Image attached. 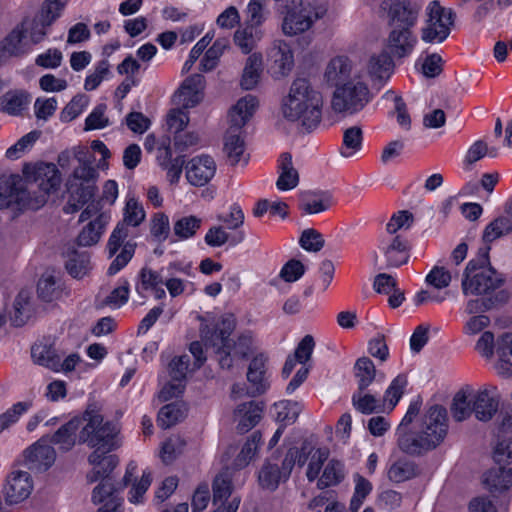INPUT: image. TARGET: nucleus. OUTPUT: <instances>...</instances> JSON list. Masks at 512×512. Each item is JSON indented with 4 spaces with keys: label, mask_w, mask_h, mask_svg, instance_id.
Wrapping results in <instances>:
<instances>
[{
    "label": "nucleus",
    "mask_w": 512,
    "mask_h": 512,
    "mask_svg": "<svg viewBox=\"0 0 512 512\" xmlns=\"http://www.w3.org/2000/svg\"><path fill=\"white\" fill-rule=\"evenodd\" d=\"M233 490L232 475L229 469H223L214 478L212 483L213 503L221 502L230 497Z\"/></svg>",
    "instance_id": "41"
},
{
    "label": "nucleus",
    "mask_w": 512,
    "mask_h": 512,
    "mask_svg": "<svg viewBox=\"0 0 512 512\" xmlns=\"http://www.w3.org/2000/svg\"><path fill=\"white\" fill-rule=\"evenodd\" d=\"M159 151H163V154L158 156L160 160V165L167 170V177L170 183H177L182 174V169L185 164V159L183 156H178L172 159V151L170 146L167 144L163 145V147L159 148Z\"/></svg>",
    "instance_id": "35"
},
{
    "label": "nucleus",
    "mask_w": 512,
    "mask_h": 512,
    "mask_svg": "<svg viewBox=\"0 0 512 512\" xmlns=\"http://www.w3.org/2000/svg\"><path fill=\"white\" fill-rule=\"evenodd\" d=\"M216 163L209 155L191 159L186 166V178L194 186L206 185L215 175Z\"/></svg>",
    "instance_id": "20"
},
{
    "label": "nucleus",
    "mask_w": 512,
    "mask_h": 512,
    "mask_svg": "<svg viewBox=\"0 0 512 512\" xmlns=\"http://www.w3.org/2000/svg\"><path fill=\"white\" fill-rule=\"evenodd\" d=\"M367 71L372 81H386L394 71L392 56L387 51L370 57L367 64Z\"/></svg>",
    "instance_id": "27"
},
{
    "label": "nucleus",
    "mask_w": 512,
    "mask_h": 512,
    "mask_svg": "<svg viewBox=\"0 0 512 512\" xmlns=\"http://www.w3.org/2000/svg\"><path fill=\"white\" fill-rule=\"evenodd\" d=\"M486 155L495 158L498 156V149L496 147L489 148L486 142L483 140H478L474 142L467 150L464 158V164L471 166L484 158Z\"/></svg>",
    "instance_id": "50"
},
{
    "label": "nucleus",
    "mask_w": 512,
    "mask_h": 512,
    "mask_svg": "<svg viewBox=\"0 0 512 512\" xmlns=\"http://www.w3.org/2000/svg\"><path fill=\"white\" fill-rule=\"evenodd\" d=\"M235 319L232 315L223 317L216 326L210 330H202V340L206 348H212L222 369H231L234 356L232 353L230 335L235 329Z\"/></svg>",
    "instance_id": "8"
},
{
    "label": "nucleus",
    "mask_w": 512,
    "mask_h": 512,
    "mask_svg": "<svg viewBox=\"0 0 512 512\" xmlns=\"http://www.w3.org/2000/svg\"><path fill=\"white\" fill-rule=\"evenodd\" d=\"M97 177L98 172L90 162L79 164L67 183L72 198L87 204L95 195Z\"/></svg>",
    "instance_id": "12"
},
{
    "label": "nucleus",
    "mask_w": 512,
    "mask_h": 512,
    "mask_svg": "<svg viewBox=\"0 0 512 512\" xmlns=\"http://www.w3.org/2000/svg\"><path fill=\"white\" fill-rule=\"evenodd\" d=\"M308 454L305 447H291L281 460V464L277 458L266 460L258 473L259 485L265 490L275 491L280 483L289 479L296 463L299 467L306 463Z\"/></svg>",
    "instance_id": "6"
},
{
    "label": "nucleus",
    "mask_w": 512,
    "mask_h": 512,
    "mask_svg": "<svg viewBox=\"0 0 512 512\" xmlns=\"http://www.w3.org/2000/svg\"><path fill=\"white\" fill-rule=\"evenodd\" d=\"M299 244L306 251L318 252L324 247L325 240L320 232L313 228H308L303 230Z\"/></svg>",
    "instance_id": "54"
},
{
    "label": "nucleus",
    "mask_w": 512,
    "mask_h": 512,
    "mask_svg": "<svg viewBox=\"0 0 512 512\" xmlns=\"http://www.w3.org/2000/svg\"><path fill=\"white\" fill-rule=\"evenodd\" d=\"M82 429L79 432V442L91 448L104 447L112 451L120 446L118 440L119 428L112 422H103V416L97 411L87 409L83 416Z\"/></svg>",
    "instance_id": "5"
},
{
    "label": "nucleus",
    "mask_w": 512,
    "mask_h": 512,
    "mask_svg": "<svg viewBox=\"0 0 512 512\" xmlns=\"http://www.w3.org/2000/svg\"><path fill=\"white\" fill-rule=\"evenodd\" d=\"M31 356L34 362L52 371H60V360L62 356L49 344L39 343L32 346Z\"/></svg>",
    "instance_id": "32"
},
{
    "label": "nucleus",
    "mask_w": 512,
    "mask_h": 512,
    "mask_svg": "<svg viewBox=\"0 0 512 512\" xmlns=\"http://www.w3.org/2000/svg\"><path fill=\"white\" fill-rule=\"evenodd\" d=\"M384 97L387 100H393L395 106H394V112L397 115V122L400 126H402L404 129L409 130L411 127V119L407 112V107L405 102L403 101L401 96L395 95L393 91H388L385 93Z\"/></svg>",
    "instance_id": "57"
},
{
    "label": "nucleus",
    "mask_w": 512,
    "mask_h": 512,
    "mask_svg": "<svg viewBox=\"0 0 512 512\" xmlns=\"http://www.w3.org/2000/svg\"><path fill=\"white\" fill-rule=\"evenodd\" d=\"M299 183V174L293 167L292 157L289 153L281 155L280 175L276 182V186L281 191L294 189Z\"/></svg>",
    "instance_id": "34"
},
{
    "label": "nucleus",
    "mask_w": 512,
    "mask_h": 512,
    "mask_svg": "<svg viewBox=\"0 0 512 512\" xmlns=\"http://www.w3.org/2000/svg\"><path fill=\"white\" fill-rule=\"evenodd\" d=\"M370 100V90L360 76L336 87L331 106L337 113L353 114L362 110Z\"/></svg>",
    "instance_id": "9"
},
{
    "label": "nucleus",
    "mask_w": 512,
    "mask_h": 512,
    "mask_svg": "<svg viewBox=\"0 0 512 512\" xmlns=\"http://www.w3.org/2000/svg\"><path fill=\"white\" fill-rule=\"evenodd\" d=\"M387 268L399 267L409 260L408 241L401 236H395L390 244L384 249Z\"/></svg>",
    "instance_id": "31"
},
{
    "label": "nucleus",
    "mask_w": 512,
    "mask_h": 512,
    "mask_svg": "<svg viewBox=\"0 0 512 512\" xmlns=\"http://www.w3.org/2000/svg\"><path fill=\"white\" fill-rule=\"evenodd\" d=\"M406 384V377L403 375H398L393 379L390 386L387 388L383 398V403L388 402L390 410L396 406L402 397Z\"/></svg>",
    "instance_id": "56"
},
{
    "label": "nucleus",
    "mask_w": 512,
    "mask_h": 512,
    "mask_svg": "<svg viewBox=\"0 0 512 512\" xmlns=\"http://www.w3.org/2000/svg\"><path fill=\"white\" fill-rule=\"evenodd\" d=\"M261 441V433L259 431H255L248 438L246 443L243 445L240 453L236 458V462L238 466H246L249 461L255 456L257 449L259 447V443Z\"/></svg>",
    "instance_id": "55"
},
{
    "label": "nucleus",
    "mask_w": 512,
    "mask_h": 512,
    "mask_svg": "<svg viewBox=\"0 0 512 512\" xmlns=\"http://www.w3.org/2000/svg\"><path fill=\"white\" fill-rule=\"evenodd\" d=\"M345 478L344 464L336 459H331L325 466L322 475L319 477L317 487L325 489L341 483Z\"/></svg>",
    "instance_id": "38"
},
{
    "label": "nucleus",
    "mask_w": 512,
    "mask_h": 512,
    "mask_svg": "<svg viewBox=\"0 0 512 512\" xmlns=\"http://www.w3.org/2000/svg\"><path fill=\"white\" fill-rule=\"evenodd\" d=\"M363 132L359 126H352L343 132V149L341 155L343 157H351L362 148Z\"/></svg>",
    "instance_id": "44"
},
{
    "label": "nucleus",
    "mask_w": 512,
    "mask_h": 512,
    "mask_svg": "<svg viewBox=\"0 0 512 512\" xmlns=\"http://www.w3.org/2000/svg\"><path fill=\"white\" fill-rule=\"evenodd\" d=\"M56 460V452L48 437H42L24 451V465L31 471L45 472Z\"/></svg>",
    "instance_id": "17"
},
{
    "label": "nucleus",
    "mask_w": 512,
    "mask_h": 512,
    "mask_svg": "<svg viewBox=\"0 0 512 512\" xmlns=\"http://www.w3.org/2000/svg\"><path fill=\"white\" fill-rule=\"evenodd\" d=\"M257 106L258 100L252 95L239 99L229 112L230 128L240 130L252 117Z\"/></svg>",
    "instance_id": "24"
},
{
    "label": "nucleus",
    "mask_w": 512,
    "mask_h": 512,
    "mask_svg": "<svg viewBox=\"0 0 512 512\" xmlns=\"http://www.w3.org/2000/svg\"><path fill=\"white\" fill-rule=\"evenodd\" d=\"M302 447L307 448V446L304 444ZM306 452H308V457L310 456V460L308 463L306 476L308 481L313 482L316 479H319V474L321 471V468L323 464L327 461L329 456V451L326 448H318L312 452V449L308 450L306 449Z\"/></svg>",
    "instance_id": "48"
},
{
    "label": "nucleus",
    "mask_w": 512,
    "mask_h": 512,
    "mask_svg": "<svg viewBox=\"0 0 512 512\" xmlns=\"http://www.w3.org/2000/svg\"><path fill=\"white\" fill-rule=\"evenodd\" d=\"M29 404L26 402H18L10 409L0 415V432L16 423L20 416L28 410Z\"/></svg>",
    "instance_id": "64"
},
{
    "label": "nucleus",
    "mask_w": 512,
    "mask_h": 512,
    "mask_svg": "<svg viewBox=\"0 0 512 512\" xmlns=\"http://www.w3.org/2000/svg\"><path fill=\"white\" fill-rule=\"evenodd\" d=\"M263 410V402L250 401L239 404L234 411L237 431L244 434L255 427L262 418Z\"/></svg>",
    "instance_id": "23"
},
{
    "label": "nucleus",
    "mask_w": 512,
    "mask_h": 512,
    "mask_svg": "<svg viewBox=\"0 0 512 512\" xmlns=\"http://www.w3.org/2000/svg\"><path fill=\"white\" fill-rule=\"evenodd\" d=\"M38 297L45 301L51 302L60 295L59 279L49 272H45L37 284Z\"/></svg>",
    "instance_id": "42"
},
{
    "label": "nucleus",
    "mask_w": 512,
    "mask_h": 512,
    "mask_svg": "<svg viewBox=\"0 0 512 512\" xmlns=\"http://www.w3.org/2000/svg\"><path fill=\"white\" fill-rule=\"evenodd\" d=\"M352 404L357 411L362 414H372L383 408V403L377 400L373 395L364 393V390H358L352 396Z\"/></svg>",
    "instance_id": "47"
},
{
    "label": "nucleus",
    "mask_w": 512,
    "mask_h": 512,
    "mask_svg": "<svg viewBox=\"0 0 512 512\" xmlns=\"http://www.w3.org/2000/svg\"><path fill=\"white\" fill-rule=\"evenodd\" d=\"M268 61L275 77L287 76L294 66L293 52L289 44L284 40H274L268 52Z\"/></svg>",
    "instance_id": "19"
},
{
    "label": "nucleus",
    "mask_w": 512,
    "mask_h": 512,
    "mask_svg": "<svg viewBox=\"0 0 512 512\" xmlns=\"http://www.w3.org/2000/svg\"><path fill=\"white\" fill-rule=\"evenodd\" d=\"M82 426L81 417H74L62 425L50 438L49 443L58 445L63 451H69L76 443V432Z\"/></svg>",
    "instance_id": "28"
},
{
    "label": "nucleus",
    "mask_w": 512,
    "mask_h": 512,
    "mask_svg": "<svg viewBox=\"0 0 512 512\" xmlns=\"http://www.w3.org/2000/svg\"><path fill=\"white\" fill-rule=\"evenodd\" d=\"M27 22L23 21L1 42L0 48L9 55H21L29 49L26 37Z\"/></svg>",
    "instance_id": "30"
},
{
    "label": "nucleus",
    "mask_w": 512,
    "mask_h": 512,
    "mask_svg": "<svg viewBox=\"0 0 512 512\" xmlns=\"http://www.w3.org/2000/svg\"><path fill=\"white\" fill-rule=\"evenodd\" d=\"M332 204V196L329 193H321L318 197L304 202L301 208L306 214H317L328 210Z\"/></svg>",
    "instance_id": "58"
},
{
    "label": "nucleus",
    "mask_w": 512,
    "mask_h": 512,
    "mask_svg": "<svg viewBox=\"0 0 512 512\" xmlns=\"http://www.w3.org/2000/svg\"><path fill=\"white\" fill-rule=\"evenodd\" d=\"M29 195V191L17 190L14 178L12 176L0 177V210L13 206H16L18 210H37L43 206V197L30 199Z\"/></svg>",
    "instance_id": "14"
},
{
    "label": "nucleus",
    "mask_w": 512,
    "mask_h": 512,
    "mask_svg": "<svg viewBox=\"0 0 512 512\" xmlns=\"http://www.w3.org/2000/svg\"><path fill=\"white\" fill-rule=\"evenodd\" d=\"M360 76V71L353 66L352 61L346 56L334 57L329 61L325 70L327 82L335 87Z\"/></svg>",
    "instance_id": "21"
},
{
    "label": "nucleus",
    "mask_w": 512,
    "mask_h": 512,
    "mask_svg": "<svg viewBox=\"0 0 512 512\" xmlns=\"http://www.w3.org/2000/svg\"><path fill=\"white\" fill-rule=\"evenodd\" d=\"M202 220L196 216L182 217L174 223V234L180 239H188L194 236L200 229Z\"/></svg>",
    "instance_id": "51"
},
{
    "label": "nucleus",
    "mask_w": 512,
    "mask_h": 512,
    "mask_svg": "<svg viewBox=\"0 0 512 512\" xmlns=\"http://www.w3.org/2000/svg\"><path fill=\"white\" fill-rule=\"evenodd\" d=\"M33 480L28 472H11L3 485L2 494L5 503L16 505L26 500L32 493Z\"/></svg>",
    "instance_id": "16"
},
{
    "label": "nucleus",
    "mask_w": 512,
    "mask_h": 512,
    "mask_svg": "<svg viewBox=\"0 0 512 512\" xmlns=\"http://www.w3.org/2000/svg\"><path fill=\"white\" fill-rule=\"evenodd\" d=\"M262 64L261 54L253 53L247 58L241 78L243 89L251 90L258 84L262 72Z\"/></svg>",
    "instance_id": "37"
},
{
    "label": "nucleus",
    "mask_w": 512,
    "mask_h": 512,
    "mask_svg": "<svg viewBox=\"0 0 512 512\" xmlns=\"http://www.w3.org/2000/svg\"><path fill=\"white\" fill-rule=\"evenodd\" d=\"M490 247L481 248L476 258L471 259L463 273L461 288L465 296H494L497 289L503 286L504 278L489 262Z\"/></svg>",
    "instance_id": "4"
},
{
    "label": "nucleus",
    "mask_w": 512,
    "mask_h": 512,
    "mask_svg": "<svg viewBox=\"0 0 512 512\" xmlns=\"http://www.w3.org/2000/svg\"><path fill=\"white\" fill-rule=\"evenodd\" d=\"M507 299L508 295L503 290L497 292L494 296L470 299L466 304L465 312L473 316L481 315L498 304L505 303Z\"/></svg>",
    "instance_id": "36"
},
{
    "label": "nucleus",
    "mask_w": 512,
    "mask_h": 512,
    "mask_svg": "<svg viewBox=\"0 0 512 512\" xmlns=\"http://www.w3.org/2000/svg\"><path fill=\"white\" fill-rule=\"evenodd\" d=\"M426 15L425 25L421 29V39L431 44L444 42L454 26L455 13L434 0L427 6Z\"/></svg>",
    "instance_id": "10"
},
{
    "label": "nucleus",
    "mask_w": 512,
    "mask_h": 512,
    "mask_svg": "<svg viewBox=\"0 0 512 512\" xmlns=\"http://www.w3.org/2000/svg\"><path fill=\"white\" fill-rule=\"evenodd\" d=\"M185 441L180 437L169 438L162 445L161 458L166 464L173 462L176 457L182 452Z\"/></svg>",
    "instance_id": "59"
},
{
    "label": "nucleus",
    "mask_w": 512,
    "mask_h": 512,
    "mask_svg": "<svg viewBox=\"0 0 512 512\" xmlns=\"http://www.w3.org/2000/svg\"><path fill=\"white\" fill-rule=\"evenodd\" d=\"M451 280V273L443 266H434L426 276V282L437 289L448 287Z\"/></svg>",
    "instance_id": "62"
},
{
    "label": "nucleus",
    "mask_w": 512,
    "mask_h": 512,
    "mask_svg": "<svg viewBox=\"0 0 512 512\" xmlns=\"http://www.w3.org/2000/svg\"><path fill=\"white\" fill-rule=\"evenodd\" d=\"M275 416L278 422L285 425L295 422L301 412V406L294 401H281L274 405Z\"/></svg>",
    "instance_id": "52"
},
{
    "label": "nucleus",
    "mask_w": 512,
    "mask_h": 512,
    "mask_svg": "<svg viewBox=\"0 0 512 512\" xmlns=\"http://www.w3.org/2000/svg\"><path fill=\"white\" fill-rule=\"evenodd\" d=\"M382 7L387 10L390 27L408 29L415 26L421 9L410 0H384Z\"/></svg>",
    "instance_id": "15"
},
{
    "label": "nucleus",
    "mask_w": 512,
    "mask_h": 512,
    "mask_svg": "<svg viewBox=\"0 0 512 512\" xmlns=\"http://www.w3.org/2000/svg\"><path fill=\"white\" fill-rule=\"evenodd\" d=\"M481 483L500 506L509 504L512 499V468H491L482 475Z\"/></svg>",
    "instance_id": "13"
},
{
    "label": "nucleus",
    "mask_w": 512,
    "mask_h": 512,
    "mask_svg": "<svg viewBox=\"0 0 512 512\" xmlns=\"http://www.w3.org/2000/svg\"><path fill=\"white\" fill-rule=\"evenodd\" d=\"M414 216L407 210L395 213L386 225V231L393 235L400 229H409L413 224Z\"/></svg>",
    "instance_id": "60"
},
{
    "label": "nucleus",
    "mask_w": 512,
    "mask_h": 512,
    "mask_svg": "<svg viewBox=\"0 0 512 512\" xmlns=\"http://www.w3.org/2000/svg\"><path fill=\"white\" fill-rule=\"evenodd\" d=\"M184 417V410L178 403H170L163 406L157 418L158 426L168 429L177 424Z\"/></svg>",
    "instance_id": "49"
},
{
    "label": "nucleus",
    "mask_w": 512,
    "mask_h": 512,
    "mask_svg": "<svg viewBox=\"0 0 512 512\" xmlns=\"http://www.w3.org/2000/svg\"><path fill=\"white\" fill-rule=\"evenodd\" d=\"M140 286L136 287L138 293H141L140 289L150 290L156 286L164 284L162 275L148 267H143L139 272Z\"/></svg>",
    "instance_id": "61"
},
{
    "label": "nucleus",
    "mask_w": 512,
    "mask_h": 512,
    "mask_svg": "<svg viewBox=\"0 0 512 512\" xmlns=\"http://www.w3.org/2000/svg\"><path fill=\"white\" fill-rule=\"evenodd\" d=\"M420 474L418 465L408 459H398L388 469V479L394 483H402Z\"/></svg>",
    "instance_id": "33"
},
{
    "label": "nucleus",
    "mask_w": 512,
    "mask_h": 512,
    "mask_svg": "<svg viewBox=\"0 0 512 512\" xmlns=\"http://www.w3.org/2000/svg\"><path fill=\"white\" fill-rule=\"evenodd\" d=\"M61 174L57 169L56 165L53 163H42L36 168L35 173V182L37 183V187L40 190L38 195L31 187H17V190H26L30 192V199H37L39 197H43L44 202L43 205L47 201V195L50 192L56 191L61 184Z\"/></svg>",
    "instance_id": "18"
},
{
    "label": "nucleus",
    "mask_w": 512,
    "mask_h": 512,
    "mask_svg": "<svg viewBox=\"0 0 512 512\" xmlns=\"http://www.w3.org/2000/svg\"><path fill=\"white\" fill-rule=\"evenodd\" d=\"M65 6L61 0H46L41 8V22L50 26L59 16Z\"/></svg>",
    "instance_id": "63"
},
{
    "label": "nucleus",
    "mask_w": 512,
    "mask_h": 512,
    "mask_svg": "<svg viewBox=\"0 0 512 512\" xmlns=\"http://www.w3.org/2000/svg\"><path fill=\"white\" fill-rule=\"evenodd\" d=\"M223 151L227 157L230 165H236L239 162L244 164L248 161V156L245 154V143L240 136V130L229 128L224 137Z\"/></svg>",
    "instance_id": "26"
},
{
    "label": "nucleus",
    "mask_w": 512,
    "mask_h": 512,
    "mask_svg": "<svg viewBox=\"0 0 512 512\" xmlns=\"http://www.w3.org/2000/svg\"><path fill=\"white\" fill-rule=\"evenodd\" d=\"M109 216L106 213L99 214L96 218L91 220L86 226L83 227L77 237V244L82 247L95 245L99 242L105 226L109 221Z\"/></svg>",
    "instance_id": "29"
},
{
    "label": "nucleus",
    "mask_w": 512,
    "mask_h": 512,
    "mask_svg": "<svg viewBox=\"0 0 512 512\" xmlns=\"http://www.w3.org/2000/svg\"><path fill=\"white\" fill-rule=\"evenodd\" d=\"M323 97L307 78L298 77L282 99L283 118L301 134L314 131L322 120Z\"/></svg>",
    "instance_id": "1"
},
{
    "label": "nucleus",
    "mask_w": 512,
    "mask_h": 512,
    "mask_svg": "<svg viewBox=\"0 0 512 512\" xmlns=\"http://www.w3.org/2000/svg\"><path fill=\"white\" fill-rule=\"evenodd\" d=\"M510 232H512V220L508 217L500 216L486 226L482 238L485 243H491Z\"/></svg>",
    "instance_id": "45"
},
{
    "label": "nucleus",
    "mask_w": 512,
    "mask_h": 512,
    "mask_svg": "<svg viewBox=\"0 0 512 512\" xmlns=\"http://www.w3.org/2000/svg\"><path fill=\"white\" fill-rule=\"evenodd\" d=\"M500 395L495 386H485L478 391L466 386L453 397L451 415L457 422L468 419L472 414L481 422L490 421L499 409Z\"/></svg>",
    "instance_id": "3"
},
{
    "label": "nucleus",
    "mask_w": 512,
    "mask_h": 512,
    "mask_svg": "<svg viewBox=\"0 0 512 512\" xmlns=\"http://www.w3.org/2000/svg\"><path fill=\"white\" fill-rule=\"evenodd\" d=\"M447 433V410L441 405H433L424 414L420 431L417 434H401L398 438V447L406 454L421 455L438 447Z\"/></svg>",
    "instance_id": "2"
},
{
    "label": "nucleus",
    "mask_w": 512,
    "mask_h": 512,
    "mask_svg": "<svg viewBox=\"0 0 512 512\" xmlns=\"http://www.w3.org/2000/svg\"><path fill=\"white\" fill-rule=\"evenodd\" d=\"M354 373L358 382V390H365L375 379L376 369L370 358L361 357L354 365Z\"/></svg>",
    "instance_id": "43"
},
{
    "label": "nucleus",
    "mask_w": 512,
    "mask_h": 512,
    "mask_svg": "<svg viewBox=\"0 0 512 512\" xmlns=\"http://www.w3.org/2000/svg\"><path fill=\"white\" fill-rule=\"evenodd\" d=\"M13 309V314L10 316L12 325L15 327L25 325L32 316L28 293L22 291L18 294L14 301Z\"/></svg>",
    "instance_id": "40"
},
{
    "label": "nucleus",
    "mask_w": 512,
    "mask_h": 512,
    "mask_svg": "<svg viewBox=\"0 0 512 512\" xmlns=\"http://www.w3.org/2000/svg\"><path fill=\"white\" fill-rule=\"evenodd\" d=\"M416 42L417 38L413 34L412 29L391 27L386 49L391 56L400 59L412 53Z\"/></svg>",
    "instance_id": "22"
},
{
    "label": "nucleus",
    "mask_w": 512,
    "mask_h": 512,
    "mask_svg": "<svg viewBox=\"0 0 512 512\" xmlns=\"http://www.w3.org/2000/svg\"><path fill=\"white\" fill-rule=\"evenodd\" d=\"M128 234L129 231L126 224L118 223L109 237L107 243V251L109 257L114 256L119 251V249L122 248L120 253L115 257L108 268L109 275H114L122 268H124L132 259L135 253L136 243L131 241L125 242Z\"/></svg>",
    "instance_id": "11"
},
{
    "label": "nucleus",
    "mask_w": 512,
    "mask_h": 512,
    "mask_svg": "<svg viewBox=\"0 0 512 512\" xmlns=\"http://www.w3.org/2000/svg\"><path fill=\"white\" fill-rule=\"evenodd\" d=\"M257 106L258 100L252 95L239 99L229 112L230 128L240 130L252 117Z\"/></svg>",
    "instance_id": "25"
},
{
    "label": "nucleus",
    "mask_w": 512,
    "mask_h": 512,
    "mask_svg": "<svg viewBox=\"0 0 512 512\" xmlns=\"http://www.w3.org/2000/svg\"><path fill=\"white\" fill-rule=\"evenodd\" d=\"M285 5V14L281 28L284 35L294 37L309 31L316 21L323 18L326 9L304 0H289Z\"/></svg>",
    "instance_id": "7"
},
{
    "label": "nucleus",
    "mask_w": 512,
    "mask_h": 512,
    "mask_svg": "<svg viewBox=\"0 0 512 512\" xmlns=\"http://www.w3.org/2000/svg\"><path fill=\"white\" fill-rule=\"evenodd\" d=\"M353 480L355 487L350 501V510L352 512H357L362 506L365 498L371 493L372 483L359 473H355L353 475Z\"/></svg>",
    "instance_id": "46"
},
{
    "label": "nucleus",
    "mask_w": 512,
    "mask_h": 512,
    "mask_svg": "<svg viewBox=\"0 0 512 512\" xmlns=\"http://www.w3.org/2000/svg\"><path fill=\"white\" fill-rule=\"evenodd\" d=\"M29 101V94L24 91H8L0 98L1 110L10 115H18L25 109Z\"/></svg>",
    "instance_id": "39"
},
{
    "label": "nucleus",
    "mask_w": 512,
    "mask_h": 512,
    "mask_svg": "<svg viewBox=\"0 0 512 512\" xmlns=\"http://www.w3.org/2000/svg\"><path fill=\"white\" fill-rule=\"evenodd\" d=\"M89 98L85 94L74 96L71 101L63 108L60 113L62 122H70L78 117L83 109L88 105Z\"/></svg>",
    "instance_id": "53"
}]
</instances>
